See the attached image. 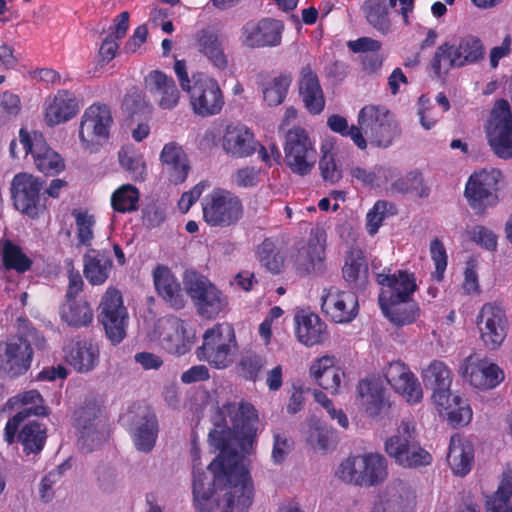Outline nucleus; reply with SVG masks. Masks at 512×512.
Listing matches in <instances>:
<instances>
[{"mask_svg": "<svg viewBox=\"0 0 512 512\" xmlns=\"http://www.w3.org/2000/svg\"><path fill=\"white\" fill-rule=\"evenodd\" d=\"M220 422H214L209 432L210 444L219 451L214 460H230L232 455L242 461L238 449L250 454L257 437L258 413L255 407L245 401L226 403L218 410Z\"/></svg>", "mask_w": 512, "mask_h": 512, "instance_id": "nucleus-1", "label": "nucleus"}, {"mask_svg": "<svg viewBox=\"0 0 512 512\" xmlns=\"http://www.w3.org/2000/svg\"><path fill=\"white\" fill-rule=\"evenodd\" d=\"M377 282L382 286L378 296L379 306L384 316L396 326L410 325L419 318L420 308L411 300L417 285L413 273L399 270L397 274H377Z\"/></svg>", "mask_w": 512, "mask_h": 512, "instance_id": "nucleus-2", "label": "nucleus"}, {"mask_svg": "<svg viewBox=\"0 0 512 512\" xmlns=\"http://www.w3.org/2000/svg\"><path fill=\"white\" fill-rule=\"evenodd\" d=\"M212 485L225 491L220 503L222 512H248L254 498V487L242 461L232 455L230 460H213L207 467Z\"/></svg>", "mask_w": 512, "mask_h": 512, "instance_id": "nucleus-3", "label": "nucleus"}, {"mask_svg": "<svg viewBox=\"0 0 512 512\" xmlns=\"http://www.w3.org/2000/svg\"><path fill=\"white\" fill-rule=\"evenodd\" d=\"M425 387L432 390L434 404L447 415L454 426L467 425L472 419V409L459 395L451 394L452 371L440 360H433L422 373Z\"/></svg>", "mask_w": 512, "mask_h": 512, "instance_id": "nucleus-4", "label": "nucleus"}, {"mask_svg": "<svg viewBox=\"0 0 512 512\" xmlns=\"http://www.w3.org/2000/svg\"><path fill=\"white\" fill-rule=\"evenodd\" d=\"M238 350L235 330L228 323H216L202 335V344L195 354L199 361L208 363L214 369H226Z\"/></svg>", "mask_w": 512, "mask_h": 512, "instance_id": "nucleus-5", "label": "nucleus"}, {"mask_svg": "<svg viewBox=\"0 0 512 512\" xmlns=\"http://www.w3.org/2000/svg\"><path fill=\"white\" fill-rule=\"evenodd\" d=\"M336 475L345 483L372 487L383 483L388 476L385 457L379 453H366L348 457L339 465Z\"/></svg>", "mask_w": 512, "mask_h": 512, "instance_id": "nucleus-6", "label": "nucleus"}, {"mask_svg": "<svg viewBox=\"0 0 512 512\" xmlns=\"http://www.w3.org/2000/svg\"><path fill=\"white\" fill-rule=\"evenodd\" d=\"M357 121L363 136L369 139L373 147L386 149L401 135L399 123L384 106H364L358 113Z\"/></svg>", "mask_w": 512, "mask_h": 512, "instance_id": "nucleus-7", "label": "nucleus"}, {"mask_svg": "<svg viewBox=\"0 0 512 512\" xmlns=\"http://www.w3.org/2000/svg\"><path fill=\"white\" fill-rule=\"evenodd\" d=\"M386 453L404 468H418L432 463L431 454L422 448L415 438V425L402 420L397 434L385 441Z\"/></svg>", "mask_w": 512, "mask_h": 512, "instance_id": "nucleus-8", "label": "nucleus"}, {"mask_svg": "<svg viewBox=\"0 0 512 512\" xmlns=\"http://www.w3.org/2000/svg\"><path fill=\"white\" fill-rule=\"evenodd\" d=\"M202 214L210 227L226 228L236 225L243 218L244 207L235 193L215 188L203 198Z\"/></svg>", "mask_w": 512, "mask_h": 512, "instance_id": "nucleus-9", "label": "nucleus"}, {"mask_svg": "<svg viewBox=\"0 0 512 512\" xmlns=\"http://www.w3.org/2000/svg\"><path fill=\"white\" fill-rule=\"evenodd\" d=\"M45 182L32 174L21 172L11 181V198L16 210L31 219L46 210V197L42 193Z\"/></svg>", "mask_w": 512, "mask_h": 512, "instance_id": "nucleus-10", "label": "nucleus"}, {"mask_svg": "<svg viewBox=\"0 0 512 512\" xmlns=\"http://www.w3.org/2000/svg\"><path fill=\"white\" fill-rule=\"evenodd\" d=\"M186 93L193 112L198 116L219 114L224 106V96L217 80L203 72L192 74V86Z\"/></svg>", "mask_w": 512, "mask_h": 512, "instance_id": "nucleus-11", "label": "nucleus"}, {"mask_svg": "<svg viewBox=\"0 0 512 512\" xmlns=\"http://www.w3.org/2000/svg\"><path fill=\"white\" fill-rule=\"evenodd\" d=\"M285 162L290 170L304 176L311 172L316 162V149L306 129L294 126L285 136Z\"/></svg>", "mask_w": 512, "mask_h": 512, "instance_id": "nucleus-12", "label": "nucleus"}, {"mask_svg": "<svg viewBox=\"0 0 512 512\" xmlns=\"http://www.w3.org/2000/svg\"><path fill=\"white\" fill-rule=\"evenodd\" d=\"M184 284L201 316L215 318L226 307L227 298L207 278L195 272L186 273Z\"/></svg>", "mask_w": 512, "mask_h": 512, "instance_id": "nucleus-13", "label": "nucleus"}, {"mask_svg": "<svg viewBox=\"0 0 512 512\" xmlns=\"http://www.w3.org/2000/svg\"><path fill=\"white\" fill-rule=\"evenodd\" d=\"M99 322L103 325L107 338L113 345L119 344L126 336L128 312L123 304L121 292L109 287L99 305Z\"/></svg>", "mask_w": 512, "mask_h": 512, "instance_id": "nucleus-14", "label": "nucleus"}, {"mask_svg": "<svg viewBox=\"0 0 512 512\" xmlns=\"http://www.w3.org/2000/svg\"><path fill=\"white\" fill-rule=\"evenodd\" d=\"M486 135L491 150L498 158H512V115L507 100L496 102L486 127Z\"/></svg>", "mask_w": 512, "mask_h": 512, "instance_id": "nucleus-15", "label": "nucleus"}, {"mask_svg": "<svg viewBox=\"0 0 512 512\" xmlns=\"http://www.w3.org/2000/svg\"><path fill=\"white\" fill-rule=\"evenodd\" d=\"M502 176L500 170H482L474 172L468 179L464 195L469 206L476 214L482 215L485 210L498 201V182Z\"/></svg>", "mask_w": 512, "mask_h": 512, "instance_id": "nucleus-16", "label": "nucleus"}, {"mask_svg": "<svg viewBox=\"0 0 512 512\" xmlns=\"http://www.w3.org/2000/svg\"><path fill=\"white\" fill-rule=\"evenodd\" d=\"M113 117L108 105L94 103L83 113L79 126V140L83 148L93 150L101 140H107Z\"/></svg>", "mask_w": 512, "mask_h": 512, "instance_id": "nucleus-17", "label": "nucleus"}, {"mask_svg": "<svg viewBox=\"0 0 512 512\" xmlns=\"http://www.w3.org/2000/svg\"><path fill=\"white\" fill-rule=\"evenodd\" d=\"M480 339L489 350L498 349L508 332V319L504 308L497 302L485 303L476 318Z\"/></svg>", "mask_w": 512, "mask_h": 512, "instance_id": "nucleus-18", "label": "nucleus"}, {"mask_svg": "<svg viewBox=\"0 0 512 512\" xmlns=\"http://www.w3.org/2000/svg\"><path fill=\"white\" fill-rule=\"evenodd\" d=\"M33 357V347L24 336H12L0 344V369L11 379L25 375Z\"/></svg>", "mask_w": 512, "mask_h": 512, "instance_id": "nucleus-19", "label": "nucleus"}, {"mask_svg": "<svg viewBox=\"0 0 512 512\" xmlns=\"http://www.w3.org/2000/svg\"><path fill=\"white\" fill-rule=\"evenodd\" d=\"M19 138L26 154L32 155L39 172L45 175H56L64 170L63 159L47 144L41 132L33 131L30 134L22 128L19 131Z\"/></svg>", "mask_w": 512, "mask_h": 512, "instance_id": "nucleus-20", "label": "nucleus"}, {"mask_svg": "<svg viewBox=\"0 0 512 512\" xmlns=\"http://www.w3.org/2000/svg\"><path fill=\"white\" fill-rule=\"evenodd\" d=\"M130 433L137 450L148 453L156 443L159 424L155 412L148 406H138L128 415Z\"/></svg>", "mask_w": 512, "mask_h": 512, "instance_id": "nucleus-21", "label": "nucleus"}, {"mask_svg": "<svg viewBox=\"0 0 512 512\" xmlns=\"http://www.w3.org/2000/svg\"><path fill=\"white\" fill-rule=\"evenodd\" d=\"M321 309L335 323H349L359 312L356 292L342 291L337 287L323 290Z\"/></svg>", "mask_w": 512, "mask_h": 512, "instance_id": "nucleus-22", "label": "nucleus"}, {"mask_svg": "<svg viewBox=\"0 0 512 512\" xmlns=\"http://www.w3.org/2000/svg\"><path fill=\"white\" fill-rule=\"evenodd\" d=\"M462 377L471 386L480 390H490L504 380L503 370L488 359H476L473 355L466 357L461 366Z\"/></svg>", "mask_w": 512, "mask_h": 512, "instance_id": "nucleus-23", "label": "nucleus"}, {"mask_svg": "<svg viewBox=\"0 0 512 512\" xmlns=\"http://www.w3.org/2000/svg\"><path fill=\"white\" fill-rule=\"evenodd\" d=\"M100 407L94 401L85 402L74 412V426L79 430V447L85 452L93 451L102 441L99 430Z\"/></svg>", "mask_w": 512, "mask_h": 512, "instance_id": "nucleus-24", "label": "nucleus"}, {"mask_svg": "<svg viewBox=\"0 0 512 512\" xmlns=\"http://www.w3.org/2000/svg\"><path fill=\"white\" fill-rule=\"evenodd\" d=\"M80 111L79 100L69 90L60 89L49 96L44 104V121L49 127L66 123Z\"/></svg>", "mask_w": 512, "mask_h": 512, "instance_id": "nucleus-25", "label": "nucleus"}, {"mask_svg": "<svg viewBox=\"0 0 512 512\" xmlns=\"http://www.w3.org/2000/svg\"><path fill=\"white\" fill-rule=\"evenodd\" d=\"M356 390L357 403L368 417H376L390 406L385 396L386 390L378 379H363Z\"/></svg>", "mask_w": 512, "mask_h": 512, "instance_id": "nucleus-26", "label": "nucleus"}, {"mask_svg": "<svg viewBox=\"0 0 512 512\" xmlns=\"http://www.w3.org/2000/svg\"><path fill=\"white\" fill-rule=\"evenodd\" d=\"M298 90L304 107L310 114L318 115L324 110L325 96L318 75L310 65L301 69Z\"/></svg>", "mask_w": 512, "mask_h": 512, "instance_id": "nucleus-27", "label": "nucleus"}, {"mask_svg": "<svg viewBox=\"0 0 512 512\" xmlns=\"http://www.w3.org/2000/svg\"><path fill=\"white\" fill-rule=\"evenodd\" d=\"M296 271L301 275H320L325 270V245L318 238L310 239L293 256Z\"/></svg>", "mask_w": 512, "mask_h": 512, "instance_id": "nucleus-28", "label": "nucleus"}, {"mask_svg": "<svg viewBox=\"0 0 512 512\" xmlns=\"http://www.w3.org/2000/svg\"><path fill=\"white\" fill-rule=\"evenodd\" d=\"M113 268L109 250L89 248L83 255V274L92 286L104 284Z\"/></svg>", "mask_w": 512, "mask_h": 512, "instance_id": "nucleus-29", "label": "nucleus"}, {"mask_svg": "<svg viewBox=\"0 0 512 512\" xmlns=\"http://www.w3.org/2000/svg\"><path fill=\"white\" fill-rule=\"evenodd\" d=\"M148 91L158 97L162 109H173L179 103L180 92L174 79L159 70H153L144 78Z\"/></svg>", "mask_w": 512, "mask_h": 512, "instance_id": "nucleus-30", "label": "nucleus"}, {"mask_svg": "<svg viewBox=\"0 0 512 512\" xmlns=\"http://www.w3.org/2000/svg\"><path fill=\"white\" fill-rule=\"evenodd\" d=\"M163 172L173 184H181L187 179L190 171L188 157L180 145L169 142L160 153Z\"/></svg>", "mask_w": 512, "mask_h": 512, "instance_id": "nucleus-31", "label": "nucleus"}, {"mask_svg": "<svg viewBox=\"0 0 512 512\" xmlns=\"http://www.w3.org/2000/svg\"><path fill=\"white\" fill-rule=\"evenodd\" d=\"M155 289L175 309L185 306L184 293L180 282L165 265L158 264L152 272Z\"/></svg>", "mask_w": 512, "mask_h": 512, "instance_id": "nucleus-32", "label": "nucleus"}, {"mask_svg": "<svg viewBox=\"0 0 512 512\" xmlns=\"http://www.w3.org/2000/svg\"><path fill=\"white\" fill-rule=\"evenodd\" d=\"M310 375L316 383L331 394H338L345 372L336 366L334 356L324 355L317 358L310 366Z\"/></svg>", "mask_w": 512, "mask_h": 512, "instance_id": "nucleus-33", "label": "nucleus"}, {"mask_svg": "<svg viewBox=\"0 0 512 512\" xmlns=\"http://www.w3.org/2000/svg\"><path fill=\"white\" fill-rule=\"evenodd\" d=\"M222 146L226 153L244 158L252 155L257 148L252 131L244 125H228L223 135Z\"/></svg>", "mask_w": 512, "mask_h": 512, "instance_id": "nucleus-34", "label": "nucleus"}, {"mask_svg": "<svg viewBox=\"0 0 512 512\" xmlns=\"http://www.w3.org/2000/svg\"><path fill=\"white\" fill-rule=\"evenodd\" d=\"M343 279L354 292L364 291L368 284L369 268L361 249L352 248L345 257Z\"/></svg>", "mask_w": 512, "mask_h": 512, "instance_id": "nucleus-35", "label": "nucleus"}, {"mask_svg": "<svg viewBox=\"0 0 512 512\" xmlns=\"http://www.w3.org/2000/svg\"><path fill=\"white\" fill-rule=\"evenodd\" d=\"M66 360L77 372L87 373L98 365V345L86 339L72 341L66 348Z\"/></svg>", "mask_w": 512, "mask_h": 512, "instance_id": "nucleus-36", "label": "nucleus"}, {"mask_svg": "<svg viewBox=\"0 0 512 512\" xmlns=\"http://www.w3.org/2000/svg\"><path fill=\"white\" fill-rule=\"evenodd\" d=\"M474 461V450L472 444L464 440L459 434L450 438L447 453V462L455 475H467Z\"/></svg>", "mask_w": 512, "mask_h": 512, "instance_id": "nucleus-37", "label": "nucleus"}, {"mask_svg": "<svg viewBox=\"0 0 512 512\" xmlns=\"http://www.w3.org/2000/svg\"><path fill=\"white\" fill-rule=\"evenodd\" d=\"M172 334L164 337L165 349L177 356L188 353L196 340V334L193 326L182 319H173L170 321Z\"/></svg>", "mask_w": 512, "mask_h": 512, "instance_id": "nucleus-38", "label": "nucleus"}, {"mask_svg": "<svg viewBox=\"0 0 512 512\" xmlns=\"http://www.w3.org/2000/svg\"><path fill=\"white\" fill-rule=\"evenodd\" d=\"M296 336L302 344L306 346H314L321 344L327 337V326L314 313L296 315L295 316Z\"/></svg>", "mask_w": 512, "mask_h": 512, "instance_id": "nucleus-39", "label": "nucleus"}, {"mask_svg": "<svg viewBox=\"0 0 512 512\" xmlns=\"http://www.w3.org/2000/svg\"><path fill=\"white\" fill-rule=\"evenodd\" d=\"M212 477V475L209 473ZM219 488L212 485V478L208 480L206 473L199 472L196 466L193 468V506L196 512H213L215 501L213 496Z\"/></svg>", "mask_w": 512, "mask_h": 512, "instance_id": "nucleus-40", "label": "nucleus"}, {"mask_svg": "<svg viewBox=\"0 0 512 512\" xmlns=\"http://www.w3.org/2000/svg\"><path fill=\"white\" fill-rule=\"evenodd\" d=\"M1 258L6 270H13L19 274L29 271L33 264L22 248L10 239L1 242Z\"/></svg>", "mask_w": 512, "mask_h": 512, "instance_id": "nucleus-41", "label": "nucleus"}, {"mask_svg": "<svg viewBox=\"0 0 512 512\" xmlns=\"http://www.w3.org/2000/svg\"><path fill=\"white\" fill-rule=\"evenodd\" d=\"M61 318L69 326L81 328L91 324L93 310L85 300H67L61 308Z\"/></svg>", "mask_w": 512, "mask_h": 512, "instance_id": "nucleus-42", "label": "nucleus"}, {"mask_svg": "<svg viewBox=\"0 0 512 512\" xmlns=\"http://www.w3.org/2000/svg\"><path fill=\"white\" fill-rule=\"evenodd\" d=\"M17 438L26 455L38 454L46 443V428L36 421L28 422L22 426Z\"/></svg>", "mask_w": 512, "mask_h": 512, "instance_id": "nucleus-43", "label": "nucleus"}, {"mask_svg": "<svg viewBox=\"0 0 512 512\" xmlns=\"http://www.w3.org/2000/svg\"><path fill=\"white\" fill-rule=\"evenodd\" d=\"M71 215L75 222L76 247L91 248L95 238V215L86 209H73Z\"/></svg>", "mask_w": 512, "mask_h": 512, "instance_id": "nucleus-44", "label": "nucleus"}, {"mask_svg": "<svg viewBox=\"0 0 512 512\" xmlns=\"http://www.w3.org/2000/svg\"><path fill=\"white\" fill-rule=\"evenodd\" d=\"M197 48L213 66L220 70L227 68L228 59L224 53L223 45L218 38V34H200L197 39Z\"/></svg>", "mask_w": 512, "mask_h": 512, "instance_id": "nucleus-45", "label": "nucleus"}, {"mask_svg": "<svg viewBox=\"0 0 512 512\" xmlns=\"http://www.w3.org/2000/svg\"><path fill=\"white\" fill-rule=\"evenodd\" d=\"M292 79L290 72H282L270 81L261 84L263 99L268 106L274 107L284 102Z\"/></svg>", "mask_w": 512, "mask_h": 512, "instance_id": "nucleus-46", "label": "nucleus"}, {"mask_svg": "<svg viewBox=\"0 0 512 512\" xmlns=\"http://www.w3.org/2000/svg\"><path fill=\"white\" fill-rule=\"evenodd\" d=\"M454 67H458V61L454 54L453 45L444 43L438 46L429 63L432 72L431 77L444 81Z\"/></svg>", "mask_w": 512, "mask_h": 512, "instance_id": "nucleus-47", "label": "nucleus"}, {"mask_svg": "<svg viewBox=\"0 0 512 512\" xmlns=\"http://www.w3.org/2000/svg\"><path fill=\"white\" fill-rule=\"evenodd\" d=\"M361 11L366 21L377 31L387 32L390 29L391 21L386 0H365Z\"/></svg>", "mask_w": 512, "mask_h": 512, "instance_id": "nucleus-48", "label": "nucleus"}, {"mask_svg": "<svg viewBox=\"0 0 512 512\" xmlns=\"http://www.w3.org/2000/svg\"><path fill=\"white\" fill-rule=\"evenodd\" d=\"M453 50L458 61V68L477 63L484 57L482 41L471 34L463 37L456 47L453 46Z\"/></svg>", "mask_w": 512, "mask_h": 512, "instance_id": "nucleus-49", "label": "nucleus"}, {"mask_svg": "<svg viewBox=\"0 0 512 512\" xmlns=\"http://www.w3.org/2000/svg\"><path fill=\"white\" fill-rule=\"evenodd\" d=\"M119 164L131 180L141 182L146 177V163L141 153L131 147H123L118 152Z\"/></svg>", "mask_w": 512, "mask_h": 512, "instance_id": "nucleus-50", "label": "nucleus"}, {"mask_svg": "<svg viewBox=\"0 0 512 512\" xmlns=\"http://www.w3.org/2000/svg\"><path fill=\"white\" fill-rule=\"evenodd\" d=\"M327 126L334 133H338L343 137H350L358 149L365 150L367 148L368 142L363 136L361 129L359 128V124L357 126L352 125L349 127L348 121L345 117L333 114L328 117Z\"/></svg>", "mask_w": 512, "mask_h": 512, "instance_id": "nucleus-51", "label": "nucleus"}, {"mask_svg": "<svg viewBox=\"0 0 512 512\" xmlns=\"http://www.w3.org/2000/svg\"><path fill=\"white\" fill-rule=\"evenodd\" d=\"M139 199V190L131 184H124L113 192L111 205L119 213L133 212L138 209Z\"/></svg>", "mask_w": 512, "mask_h": 512, "instance_id": "nucleus-52", "label": "nucleus"}, {"mask_svg": "<svg viewBox=\"0 0 512 512\" xmlns=\"http://www.w3.org/2000/svg\"><path fill=\"white\" fill-rule=\"evenodd\" d=\"M260 263L271 273L279 274L284 266V257L272 238H265L257 248Z\"/></svg>", "mask_w": 512, "mask_h": 512, "instance_id": "nucleus-53", "label": "nucleus"}, {"mask_svg": "<svg viewBox=\"0 0 512 512\" xmlns=\"http://www.w3.org/2000/svg\"><path fill=\"white\" fill-rule=\"evenodd\" d=\"M391 387L410 404L420 402L423 397L422 387L409 367L404 374L399 373V382Z\"/></svg>", "mask_w": 512, "mask_h": 512, "instance_id": "nucleus-54", "label": "nucleus"}, {"mask_svg": "<svg viewBox=\"0 0 512 512\" xmlns=\"http://www.w3.org/2000/svg\"><path fill=\"white\" fill-rule=\"evenodd\" d=\"M391 188L393 191L401 194H415L418 197H426L429 194V188L424 184L422 174L418 171H411L404 177L395 180Z\"/></svg>", "mask_w": 512, "mask_h": 512, "instance_id": "nucleus-55", "label": "nucleus"}, {"mask_svg": "<svg viewBox=\"0 0 512 512\" xmlns=\"http://www.w3.org/2000/svg\"><path fill=\"white\" fill-rule=\"evenodd\" d=\"M48 414L49 410L44 405L23 408L6 422L4 428L5 441L8 444L14 443L20 424L30 415L47 416Z\"/></svg>", "mask_w": 512, "mask_h": 512, "instance_id": "nucleus-56", "label": "nucleus"}, {"mask_svg": "<svg viewBox=\"0 0 512 512\" xmlns=\"http://www.w3.org/2000/svg\"><path fill=\"white\" fill-rule=\"evenodd\" d=\"M266 365V358L254 352L245 353L239 363L238 369L246 380L257 381L259 376Z\"/></svg>", "mask_w": 512, "mask_h": 512, "instance_id": "nucleus-57", "label": "nucleus"}, {"mask_svg": "<svg viewBox=\"0 0 512 512\" xmlns=\"http://www.w3.org/2000/svg\"><path fill=\"white\" fill-rule=\"evenodd\" d=\"M122 108L130 116L150 114L151 108L142 90L133 87L124 96Z\"/></svg>", "mask_w": 512, "mask_h": 512, "instance_id": "nucleus-58", "label": "nucleus"}, {"mask_svg": "<svg viewBox=\"0 0 512 512\" xmlns=\"http://www.w3.org/2000/svg\"><path fill=\"white\" fill-rule=\"evenodd\" d=\"M319 170L323 181L330 184H335L342 178V170L336 161L335 154L331 150L322 149Z\"/></svg>", "mask_w": 512, "mask_h": 512, "instance_id": "nucleus-59", "label": "nucleus"}, {"mask_svg": "<svg viewBox=\"0 0 512 512\" xmlns=\"http://www.w3.org/2000/svg\"><path fill=\"white\" fill-rule=\"evenodd\" d=\"M429 250L435 265V271L431 274L432 280L441 282L444 279V273L448 264L446 248L440 239L435 238L431 241Z\"/></svg>", "mask_w": 512, "mask_h": 512, "instance_id": "nucleus-60", "label": "nucleus"}, {"mask_svg": "<svg viewBox=\"0 0 512 512\" xmlns=\"http://www.w3.org/2000/svg\"><path fill=\"white\" fill-rule=\"evenodd\" d=\"M333 438L334 432L332 429L322 426H312L309 430L307 441L313 448L326 451Z\"/></svg>", "mask_w": 512, "mask_h": 512, "instance_id": "nucleus-61", "label": "nucleus"}, {"mask_svg": "<svg viewBox=\"0 0 512 512\" xmlns=\"http://www.w3.org/2000/svg\"><path fill=\"white\" fill-rule=\"evenodd\" d=\"M282 34H245L242 44L251 49L275 47L281 44Z\"/></svg>", "mask_w": 512, "mask_h": 512, "instance_id": "nucleus-62", "label": "nucleus"}, {"mask_svg": "<svg viewBox=\"0 0 512 512\" xmlns=\"http://www.w3.org/2000/svg\"><path fill=\"white\" fill-rule=\"evenodd\" d=\"M124 35L125 34H108L102 41L98 52L101 65L107 64L115 58Z\"/></svg>", "mask_w": 512, "mask_h": 512, "instance_id": "nucleus-63", "label": "nucleus"}, {"mask_svg": "<svg viewBox=\"0 0 512 512\" xmlns=\"http://www.w3.org/2000/svg\"><path fill=\"white\" fill-rule=\"evenodd\" d=\"M261 180V170L255 166L238 169L234 174V182L241 188L256 187Z\"/></svg>", "mask_w": 512, "mask_h": 512, "instance_id": "nucleus-64", "label": "nucleus"}]
</instances>
